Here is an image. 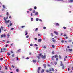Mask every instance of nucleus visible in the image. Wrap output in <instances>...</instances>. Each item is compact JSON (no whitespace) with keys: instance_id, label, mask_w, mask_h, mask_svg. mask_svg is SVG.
Listing matches in <instances>:
<instances>
[{"instance_id":"1","label":"nucleus","mask_w":73,"mask_h":73,"mask_svg":"<svg viewBox=\"0 0 73 73\" xmlns=\"http://www.w3.org/2000/svg\"><path fill=\"white\" fill-rule=\"evenodd\" d=\"M8 19V18L7 17L5 18V17L4 18V19L5 21V24H8V23L10 21V20H8L7 21V19Z\"/></svg>"},{"instance_id":"2","label":"nucleus","mask_w":73,"mask_h":73,"mask_svg":"<svg viewBox=\"0 0 73 73\" xmlns=\"http://www.w3.org/2000/svg\"><path fill=\"white\" fill-rule=\"evenodd\" d=\"M60 62H61L60 66H62V70L64 69L65 68V66H64V64H62V62L61 61Z\"/></svg>"},{"instance_id":"3","label":"nucleus","mask_w":73,"mask_h":73,"mask_svg":"<svg viewBox=\"0 0 73 73\" xmlns=\"http://www.w3.org/2000/svg\"><path fill=\"white\" fill-rule=\"evenodd\" d=\"M41 57L42 59H45L46 58V55H45L44 56V55H42Z\"/></svg>"},{"instance_id":"4","label":"nucleus","mask_w":73,"mask_h":73,"mask_svg":"<svg viewBox=\"0 0 73 73\" xmlns=\"http://www.w3.org/2000/svg\"><path fill=\"white\" fill-rule=\"evenodd\" d=\"M6 37V35H5L3 34V35H1V37L2 38V37Z\"/></svg>"},{"instance_id":"5","label":"nucleus","mask_w":73,"mask_h":73,"mask_svg":"<svg viewBox=\"0 0 73 73\" xmlns=\"http://www.w3.org/2000/svg\"><path fill=\"white\" fill-rule=\"evenodd\" d=\"M41 69V67H38V73H39V71Z\"/></svg>"},{"instance_id":"6","label":"nucleus","mask_w":73,"mask_h":73,"mask_svg":"<svg viewBox=\"0 0 73 73\" xmlns=\"http://www.w3.org/2000/svg\"><path fill=\"white\" fill-rule=\"evenodd\" d=\"M52 39L53 42H56V40H54V38H52Z\"/></svg>"},{"instance_id":"7","label":"nucleus","mask_w":73,"mask_h":73,"mask_svg":"<svg viewBox=\"0 0 73 73\" xmlns=\"http://www.w3.org/2000/svg\"><path fill=\"white\" fill-rule=\"evenodd\" d=\"M41 41H42L41 39L40 38L38 40V42H41Z\"/></svg>"},{"instance_id":"8","label":"nucleus","mask_w":73,"mask_h":73,"mask_svg":"<svg viewBox=\"0 0 73 73\" xmlns=\"http://www.w3.org/2000/svg\"><path fill=\"white\" fill-rule=\"evenodd\" d=\"M54 57L56 58H58V55H57L56 54L54 55Z\"/></svg>"},{"instance_id":"9","label":"nucleus","mask_w":73,"mask_h":73,"mask_svg":"<svg viewBox=\"0 0 73 73\" xmlns=\"http://www.w3.org/2000/svg\"><path fill=\"white\" fill-rule=\"evenodd\" d=\"M54 33H55V34H56V35H58V32H57L56 31H54Z\"/></svg>"},{"instance_id":"10","label":"nucleus","mask_w":73,"mask_h":73,"mask_svg":"<svg viewBox=\"0 0 73 73\" xmlns=\"http://www.w3.org/2000/svg\"><path fill=\"white\" fill-rule=\"evenodd\" d=\"M38 13L37 12H36L35 13V15H38Z\"/></svg>"},{"instance_id":"11","label":"nucleus","mask_w":73,"mask_h":73,"mask_svg":"<svg viewBox=\"0 0 73 73\" xmlns=\"http://www.w3.org/2000/svg\"><path fill=\"white\" fill-rule=\"evenodd\" d=\"M33 62L34 63L36 62H37V61L36 60H33Z\"/></svg>"},{"instance_id":"12","label":"nucleus","mask_w":73,"mask_h":73,"mask_svg":"<svg viewBox=\"0 0 73 73\" xmlns=\"http://www.w3.org/2000/svg\"><path fill=\"white\" fill-rule=\"evenodd\" d=\"M55 25H56V26H59V24L58 23H56Z\"/></svg>"},{"instance_id":"13","label":"nucleus","mask_w":73,"mask_h":73,"mask_svg":"<svg viewBox=\"0 0 73 73\" xmlns=\"http://www.w3.org/2000/svg\"><path fill=\"white\" fill-rule=\"evenodd\" d=\"M10 26H11V25H12V23L11 21H10Z\"/></svg>"},{"instance_id":"14","label":"nucleus","mask_w":73,"mask_h":73,"mask_svg":"<svg viewBox=\"0 0 73 73\" xmlns=\"http://www.w3.org/2000/svg\"><path fill=\"white\" fill-rule=\"evenodd\" d=\"M34 9H37V7H36V6H35L34 7Z\"/></svg>"},{"instance_id":"15","label":"nucleus","mask_w":73,"mask_h":73,"mask_svg":"<svg viewBox=\"0 0 73 73\" xmlns=\"http://www.w3.org/2000/svg\"><path fill=\"white\" fill-rule=\"evenodd\" d=\"M43 66L45 68H46V64H43Z\"/></svg>"},{"instance_id":"16","label":"nucleus","mask_w":73,"mask_h":73,"mask_svg":"<svg viewBox=\"0 0 73 73\" xmlns=\"http://www.w3.org/2000/svg\"><path fill=\"white\" fill-rule=\"evenodd\" d=\"M44 72V69H42V70L41 71V72L42 73H43V72Z\"/></svg>"},{"instance_id":"17","label":"nucleus","mask_w":73,"mask_h":73,"mask_svg":"<svg viewBox=\"0 0 73 73\" xmlns=\"http://www.w3.org/2000/svg\"><path fill=\"white\" fill-rule=\"evenodd\" d=\"M16 58L17 61H19V58H18V57H17V58Z\"/></svg>"},{"instance_id":"18","label":"nucleus","mask_w":73,"mask_h":73,"mask_svg":"<svg viewBox=\"0 0 73 73\" xmlns=\"http://www.w3.org/2000/svg\"><path fill=\"white\" fill-rule=\"evenodd\" d=\"M68 50L70 51V52H72V49H69Z\"/></svg>"},{"instance_id":"19","label":"nucleus","mask_w":73,"mask_h":73,"mask_svg":"<svg viewBox=\"0 0 73 73\" xmlns=\"http://www.w3.org/2000/svg\"><path fill=\"white\" fill-rule=\"evenodd\" d=\"M51 70L52 71V72H54V69H53V68H52L51 69Z\"/></svg>"},{"instance_id":"20","label":"nucleus","mask_w":73,"mask_h":73,"mask_svg":"<svg viewBox=\"0 0 73 73\" xmlns=\"http://www.w3.org/2000/svg\"><path fill=\"white\" fill-rule=\"evenodd\" d=\"M20 50H21V49H19V50H17L18 52H20Z\"/></svg>"},{"instance_id":"21","label":"nucleus","mask_w":73,"mask_h":73,"mask_svg":"<svg viewBox=\"0 0 73 73\" xmlns=\"http://www.w3.org/2000/svg\"><path fill=\"white\" fill-rule=\"evenodd\" d=\"M52 54H54V51H52Z\"/></svg>"},{"instance_id":"22","label":"nucleus","mask_w":73,"mask_h":73,"mask_svg":"<svg viewBox=\"0 0 73 73\" xmlns=\"http://www.w3.org/2000/svg\"><path fill=\"white\" fill-rule=\"evenodd\" d=\"M7 55H8V56H9V55H11V54H10V53H9V52H8L7 53Z\"/></svg>"},{"instance_id":"23","label":"nucleus","mask_w":73,"mask_h":73,"mask_svg":"<svg viewBox=\"0 0 73 73\" xmlns=\"http://www.w3.org/2000/svg\"><path fill=\"white\" fill-rule=\"evenodd\" d=\"M57 1H63V0H57Z\"/></svg>"},{"instance_id":"24","label":"nucleus","mask_w":73,"mask_h":73,"mask_svg":"<svg viewBox=\"0 0 73 73\" xmlns=\"http://www.w3.org/2000/svg\"><path fill=\"white\" fill-rule=\"evenodd\" d=\"M31 21H33V18H32L31 19Z\"/></svg>"},{"instance_id":"25","label":"nucleus","mask_w":73,"mask_h":73,"mask_svg":"<svg viewBox=\"0 0 73 73\" xmlns=\"http://www.w3.org/2000/svg\"><path fill=\"white\" fill-rule=\"evenodd\" d=\"M36 12V11L35 10H33V13H35Z\"/></svg>"},{"instance_id":"26","label":"nucleus","mask_w":73,"mask_h":73,"mask_svg":"<svg viewBox=\"0 0 73 73\" xmlns=\"http://www.w3.org/2000/svg\"><path fill=\"white\" fill-rule=\"evenodd\" d=\"M36 21H38V18H36Z\"/></svg>"},{"instance_id":"27","label":"nucleus","mask_w":73,"mask_h":73,"mask_svg":"<svg viewBox=\"0 0 73 73\" xmlns=\"http://www.w3.org/2000/svg\"><path fill=\"white\" fill-rule=\"evenodd\" d=\"M53 58H54V56H52V60H54V59H53Z\"/></svg>"},{"instance_id":"28","label":"nucleus","mask_w":73,"mask_h":73,"mask_svg":"<svg viewBox=\"0 0 73 73\" xmlns=\"http://www.w3.org/2000/svg\"><path fill=\"white\" fill-rule=\"evenodd\" d=\"M51 34L52 35V37H53L54 36L53 34V33H51Z\"/></svg>"},{"instance_id":"29","label":"nucleus","mask_w":73,"mask_h":73,"mask_svg":"<svg viewBox=\"0 0 73 73\" xmlns=\"http://www.w3.org/2000/svg\"><path fill=\"white\" fill-rule=\"evenodd\" d=\"M34 45V46H38V45L36 44H35Z\"/></svg>"},{"instance_id":"30","label":"nucleus","mask_w":73,"mask_h":73,"mask_svg":"<svg viewBox=\"0 0 73 73\" xmlns=\"http://www.w3.org/2000/svg\"><path fill=\"white\" fill-rule=\"evenodd\" d=\"M16 72H19V69H16Z\"/></svg>"},{"instance_id":"31","label":"nucleus","mask_w":73,"mask_h":73,"mask_svg":"<svg viewBox=\"0 0 73 73\" xmlns=\"http://www.w3.org/2000/svg\"><path fill=\"white\" fill-rule=\"evenodd\" d=\"M63 28H64V29H66V27L65 26L63 27Z\"/></svg>"},{"instance_id":"32","label":"nucleus","mask_w":73,"mask_h":73,"mask_svg":"<svg viewBox=\"0 0 73 73\" xmlns=\"http://www.w3.org/2000/svg\"><path fill=\"white\" fill-rule=\"evenodd\" d=\"M37 57H38V60H40V56H38Z\"/></svg>"},{"instance_id":"33","label":"nucleus","mask_w":73,"mask_h":73,"mask_svg":"<svg viewBox=\"0 0 73 73\" xmlns=\"http://www.w3.org/2000/svg\"><path fill=\"white\" fill-rule=\"evenodd\" d=\"M11 56H12V57H14V54H13Z\"/></svg>"},{"instance_id":"34","label":"nucleus","mask_w":73,"mask_h":73,"mask_svg":"<svg viewBox=\"0 0 73 73\" xmlns=\"http://www.w3.org/2000/svg\"><path fill=\"white\" fill-rule=\"evenodd\" d=\"M11 67L12 68H15V66H14L12 65L11 66Z\"/></svg>"},{"instance_id":"35","label":"nucleus","mask_w":73,"mask_h":73,"mask_svg":"<svg viewBox=\"0 0 73 73\" xmlns=\"http://www.w3.org/2000/svg\"><path fill=\"white\" fill-rule=\"evenodd\" d=\"M3 49L4 51H5V50H6V48H3Z\"/></svg>"},{"instance_id":"36","label":"nucleus","mask_w":73,"mask_h":73,"mask_svg":"<svg viewBox=\"0 0 73 73\" xmlns=\"http://www.w3.org/2000/svg\"><path fill=\"white\" fill-rule=\"evenodd\" d=\"M5 66V70L7 69V66Z\"/></svg>"},{"instance_id":"37","label":"nucleus","mask_w":73,"mask_h":73,"mask_svg":"<svg viewBox=\"0 0 73 73\" xmlns=\"http://www.w3.org/2000/svg\"><path fill=\"white\" fill-rule=\"evenodd\" d=\"M3 8H5V6H4V5H3Z\"/></svg>"},{"instance_id":"38","label":"nucleus","mask_w":73,"mask_h":73,"mask_svg":"<svg viewBox=\"0 0 73 73\" xmlns=\"http://www.w3.org/2000/svg\"><path fill=\"white\" fill-rule=\"evenodd\" d=\"M25 27V26H21V28H24Z\"/></svg>"},{"instance_id":"39","label":"nucleus","mask_w":73,"mask_h":73,"mask_svg":"<svg viewBox=\"0 0 73 73\" xmlns=\"http://www.w3.org/2000/svg\"><path fill=\"white\" fill-rule=\"evenodd\" d=\"M61 42L62 43H64V41L63 40H61Z\"/></svg>"},{"instance_id":"40","label":"nucleus","mask_w":73,"mask_h":73,"mask_svg":"<svg viewBox=\"0 0 73 73\" xmlns=\"http://www.w3.org/2000/svg\"><path fill=\"white\" fill-rule=\"evenodd\" d=\"M1 51H0V53H1V52H3V51H2V48H1Z\"/></svg>"},{"instance_id":"41","label":"nucleus","mask_w":73,"mask_h":73,"mask_svg":"<svg viewBox=\"0 0 73 73\" xmlns=\"http://www.w3.org/2000/svg\"><path fill=\"white\" fill-rule=\"evenodd\" d=\"M43 29H46V27H43Z\"/></svg>"},{"instance_id":"42","label":"nucleus","mask_w":73,"mask_h":73,"mask_svg":"<svg viewBox=\"0 0 73 73\" xmlns=\"http://www.w3.org/2000/svg\"><path fill=\"white\" fill-rule=\"evenodd\" d=\"M59 58H61V57L60 55H59Z\"/></svg>"},{"instance_id":"43","label":"nucleus","mask_w":73,"mask_h":73,"mask_svg":"<svg viewBox=\"0 0 73 73\" xmlns=\"http://www.w3.org/2000/svg\"><path fill=\"white\" fill-rule=\"evenodd\" d=\"M70 1V2H73V0H69Z\"/></svg>"},{"instance_id":"44","label":"nucleus","mask_w":73,"mask_h":73,"mask_svg":"<svg viewBox=\"0 0 73 73\" xmlns=\"http://www.w3.org/2000/svg\"><path fill=\"white\" fill-rule=\"evenodd\" d=\"M38 36H41V34H38Z\"/></svg>"},{"instance_id":"45","label":"nucleus","mask_w":73,"mask_h":73,"mask_svg":"<svg viewBox=\"0 0 73 73\" xmlns=\"http://www.w3.org/2000/svg\"><path fill=\"white\" fill-rule=\"evenodd\" d=\"M34 39L35 41H36V40H37V38H35Z\"/></svg>"},{"instance_id":"46","label":"nucleus","mask_w":73,"mask_h":73,"mask_svg":"<svg viewBox=\"0 0 73 73\" xmlns=\"http://www.w3.org/2000/svg\"><path fill=\"white\" fill-rule=\"evenodd\" d=\"M52 48H54V47H55V46H54V45H52Z\"/></svg>"},{"instance_id":"47","label":"nucleus","mask_w":73,"mask_h":73,"mask_svg":"<svg viewBox=\"0 0 73 73\" xmlns=\"http://www.w3.org/2000/svg\"><path fill=\"white\" fill-rule=\"evenodd\" d=\"M46 71L47 73H48V72H49V71L48 70H47Z\"/></svg>"},{"instance_id":"48","label":"nucleus","mask_w":73,"mask_h":73,"mask_svg":"<svg viewBox=\"0 0 73 73\" xmlns=\"http://www.w3.org/2000/svg\"><path fill=\"white\" fill-rule=\"evenodd\" d=\"M1 28L2 29V30H3V26L1 27Z\"/></svg>"},{"instance_id":"49","label":"nucleus","mask_w":73,"mask_h":73,"mask_svg":"<svg viewBox=\"0 0 73 73\" xmlns=\"http://www.w3.org/2000/svg\"><path fill=\"white\" fill-rule=\"evenodd\" d=\"M39 21H41L42 22V20H41V19H40L39 20Z\"/></svg>"},{"instance_id":"50","label":"nucleus","mask_w":73,"mask_h":73,"mask_svg":"<svg viewBox=\"0 0 73 73\" xmlns=\"http://www.w3.org/2000/svg\"><path fill=\"white\" fill-rule=\"evenodd\" d=\"M30 46H33V44H30Z\"/></svg>"},{"instance_id":"51","label":"nucleus","mask_w":73,"mask_h":73,"mask_svg":"<svg viewBox=\"0 0 73 73\" xmlns=\"http://www.w3.org/2000/svg\"><path fill=\"white\" fill-rule=\"evenodd\" d=\"M71 41H72V40H69L68 41V42H71Z\"/></svg>"},{"instance_id":"52","label":"nucleus","mask_w":73,"mask_h":73,"mask_svg":"<svg viewBox=\"0 0 73 73\" xmlns=\"http://www.w3.org/2000/svg\"><path fill=\"white\" fill-rule=\"evenodd\" d=\"M3 58H1L0 59V60L1 61H2V60H3Z\"/></svg>"},{"instance_id":"53","label":"nucleus","mask_w":73,"mask_h":73,"mask_svg":"<svg viewBox=\"0 0 73 73\" xmlns=\"http://www.w3.org/2000/svg\"><path fill=\"white\" fill-rule=\"evenodd\" d=\"M37 30H38V28H36L35 29V31H37Z\"/></svg>"},{"instance_id":"54","label":"nucleus","mask_w":73,"mask_h":73,"mask_svg":"<svg viewBox=\"0 0 73 73\" xmlns=\"http://www.w3.org/2000/svg\"><path fill=\"white\" fill-rule=\"evenodd\" d=\"M49 71H52V69H51V68H50L49 69Z\"/></svg>"},{"instance_id":"55","label":"nucleus","mask_w":73,"mask_h":73,"mask_svg":"<svg viewBox=\"0 0 73 73\" xmlns=\"http://www.w3.org/2000/svg\"><path fill=\"white\" fill-rule=\"evenodd\" d=\"M9 13H8V12H7L6 13V15H8Z\"/></svg>"},{"instance_id":"56","label":"nucleus","mask_w":73,"mask_h":73,"mask_svg":"<svg viewBox=\"0 0 73 73\" xmlns=\"http://www.w3.org/2000/svg\"><path fill=\"white\" fill-rule=\"evenodd\" d=\"M64 37H65V36H66V34H64Z\"/></svg>"},{"instance_id":"57","label":"nucleus","mask_w":73,"mask_h":73,"mask_svg":"<svg viewBox=\"0 0 73 73\" xmlns=\"http://www.w3.org/2000/svg\"><path fill=\"white\" fill-rule=\"evenodd\" d=\"M66 59L65 58H64V61H66Z\"/></svg>"},{"instance_id":"58","label":"nucleus","mask_w":73,"mask_h":73,"mask_svg":"<svg viewBox=\"0 0 73 73\" xmlns=\"http://www.w3.org/2000/svg\"><path fill=\"white\" fill-rule=\"evenodd\" d=\"M57 62H55L54 63L55 65H57Z\"/></svg>"},{"instance_id":"59","label":"nucleus","mask_w":73,"mask_h":73,"mask_svg":"<svg viewBox=\"0 0 73 73\" xmlns=\"http://www.w3.org/2000/svg\"><path fill=\"white\" fill-rule=\"evenodd\" d=\"M67 48H68V49H69V48H70L69 46H67Z\"/></svg>"},{"instance_id":"60","label":"nucleus","mask_w":73,"mask_h":73,"mask_svg":"<svg viewBox=\"0 0 73 73\" xmlns=\"http://www.w3.org/2000/svg\"><path fill=\"white\" fill-rule=\"evenodd\" d=\"M29 10V11H32V9L30 8Z\"/></svg>"},{"instance_id":"61","label":"nucleus","mask_w":73,"mask_h":73,"mask_svg":"<svg viewBox=\"0 0 73 73\" xmlns=\"http://www.w3.org/2000/svg\"><path fill=\"white\" fill-rule=\"evenodd\" d=\"M26 59L27 60H28V59H29V58L28 57H27L26 58Z\"/></svg>"},{"instance_id":"62","label":"nucleus","mask_w":73,"mask_h":73,"mask_svg":"<svg viewBox=\"0 0 73 73\" xmlns=\"http://www.w3.org/2000/svg\"><path fill=\"white\" fill-rule=\"evenodd\" d=\"M9 41H7V42L6 43H9Z\"/></svg>"},{"instance_id":"63","label":"nucleus","mask_w":73,"mask_h":73,"mask_svg":"<svg viewBox=\"0 0 73 73\" xmlns=\"http://www.w3.org/2000/svg\"><path fill=\"white\" fill-rule=\"evenodd\" d=\"M13 51H11V53H13Z\"/></svg>"},{"instance_id":"64","label":"nucleus","mask_w":73,"mask_h":73,"mask_svg":"<svg viewBox=\"0 0 73 73\" xmlns=\"http://www.w3.org/2000/svg\"><path fill=\"white\" fill-rule=\"evenodd\" d=\"M7 36L8 37H9V34H8V35H7Z\"/></svg>"}]
</instances>
